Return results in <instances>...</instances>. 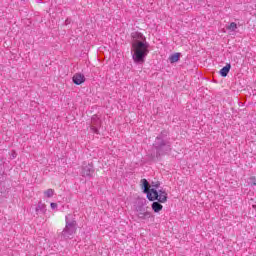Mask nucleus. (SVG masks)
<instances>
[{
	"instance_id": "1",
	"label": "nucleus",
	"mask_w": 256,
	"mask_h": 256,
	"mask_svg": "<svg viewBox=\"0 0 256 256\" xmlns=\"http://www.w3.org/2000/svg\"><path fill=\"white\" fill-rule=\"evenodd\" d=\"M131 39L132 59L137 65H143L145 57L149 55L150 45L147 42V38L143 36V33L136 31L131 33Z\"/></svg>"
},
{
	"instance_id": "2",
	"label": "nucleus",
	"mask_w": 256,
	"mask_h": 256,
	"mask_svg": "<svg viewBox=\"0 0 256 256\" xmlns=\"http://www.w3.org/2000/svg\"><path fill=\"white\" fill-rule=\"evenodd\" d=\"M155 152L150 154L151 161H161V157L169 155L173 150L171 138L169 137V131L162 130L154 140L152 145Z\"/></svg>"
},
{
	"instance_id": "3",
	"label": "nucleus",
	"mask_w": 256,
	"mask_h": 256,
	"mask_svg": "<svg viewBox=\"0 0 256 256\" xmlns=\"http://www.w3.org/2000/svg\"><path fill=\"white\" fill-rule=\"evenodd\" d=\"M141 189L145 193L148 201H155L152 203V210L154 213H159L163 211V205L161 203H167L168 195L167 191L160 189H151V185L147 179L141 180Z\"/></svg>"
},
{
	"instance_id": "4",
	"label": "nucleus",
	"mask_w": 256,
	"mask_h": 256,
	"mask_svg": "<svg viewBox=\"0 0 256 256\" xmlns=\"http://www.w3.org/2000/svg\"><path fill=\"white\" fill-rule=\"evenodd\" d=\"M66 226L63 229L61 235L64 239H73V235L77 233V220L73 217V214H68L65 217Z\"/></svg>"
},
{
	"instance_id": "5",
	"label": "nucleus",
	"mask_w": 256,
	"mask_h": 256,
	"mask_svg": "<svg viewBox=\"0 0 256 256\" xmlns=\"http://www.w3.org/2000/svg\"><path fill=\"white\" fill-rule=\"evenodd\" d=\"M82 177H93L95 173V167L93 163L84 162L82 165Z\"/></svg>"
},
{
	"instance_id": "6",
	"label": "nucleus",
	"mask_w": 256,
	"mask_h": 256,
	"mask_svg": "<svg viewBox=\"0 0 256 256\" xmlns=\"http://www.w3.org/2000/svg\"><path fill=\"white\" fill-rule=\"evenodd\" d=\"M72 81H73L74 85H82V83L84 81H86V78H85V75H83L81 73H76L72 77Z\"/></svg>"
},
{
	"instance_id": "7",
	"label": "nucleus",
	"mask_w": 256,
	"mask_h": 256,
	"mask_svg": "<svg viewBox=\"0 0 256 256\" xmlns=\"http://www.w3.org/2000/svg\"><path fill=\"white\" fill-rule=\"evenodd\" d=\"M231 71V63L226 64L220 71L219 74L221 77H227L229 75V72Z\"/></svg>"
},
{
	"instance_id": "8",
	"label": "nucleus",
	"mask_w": 256,
	"mask_h": 256,
	"mask_svg": "<svg viewBox=\"0 0 256 256\" xmlns=\"http://www.w3.org/2000/svg\"><path fill=\"white\" fill-rule=\"evenodd\" d=\"M46 211H47V206L43 204V202H38V205L36 207V213L45 214Z\"/></svg>"
},
{
	"instance_id": "9",
	"label": "nucleus",
	"mask_w": 256,
	"mask_h": 256,
	"mask_svg": "<svg viewBox=\"0 0 256 256\" xmlns=\"http://www.w3.org/2000/svg\"><path fill=\"white\" fill-rule=\"evenodd\" d=\"M92 126L94 127H101V119L97 117V115H93L91 118Z\"/></svg>"
},
{
	"instance_id": "10",
	"label": "nucleus",
	"mask_w": 256,
	"mask_h": 256,
	"mask_svg": "<svg viewBox=\"0 0 256 256\" xmlns=\"http://www.w3.org/2000/svg\"><path fill=\"white\" fill-rule=\"evenodd\" d=\"M138 219H141L142 221H145V219L151 218V212H142L137 214Z\"/></svg>"
},
{
	"instance_id": "11",
	"label": "nucleus",
	"mask_w": 256,
	"mask_h": 256,
	"mask_svg": "<svg viewBox=\"0 0 256 256\" xmlns=\"http://www.w3.org/2000/svg\"><path fill=\"white\" fill-rule=\"evenodd\" d=\"M179 59H181V53H175L169 57L170 63H177Z\"/></svg>"
},
{
	"instance_id": "12",
	"label": "nucleus",
	"mask_w": 256,
	"mask_h": 256,
	"mask_svg": "<svg viewBox=\"0 0 256 256\" xmlns=\"http://www.w3.org/2000/svg\"><path fill=\"white\" fill-rule=\"evenodd\" d=\"M150 185V189H155L157 191V189H159V187H161V182L156 181V182H151Z\"/></svg>"
},
{
	"instance_id": "13",
	"label": "nucleus",
	"mask_w": 256,
	"mask_h": 256,
	"mask_svg": "<svg viewBox=\"0 0 256 256\" xmlns=\"http://www.w3.org/2000/svg\"><path fill=\"white\" fill-rule=\"evenodd\" d=\"M44 195H45V197H48V199H49V198L53 197V195H55V190L50 188V189L44 191Z\"/></svg>"
},
{
	"instance_id": "14",
	"label": "nucleus",
	"mask_w": 256,
	"mask_h": 256,
	"mask_svg": "<svg viewBox=\"0 0 256 256\" xmlns=\"http://www.w3.org/2000/svg\"><path fill=\"white\" fill-rule=\"evenodd\" d=\"M136 211H137V213H146L147 212V210L145 209L143 204L137 205L136 206Z\"/></svg>"
},
{
	"instance_id": "15",
	"label": "nucleus",
	"mask_w": 256,
	"mask_h": 256,
	"mask_svg": "<svg viewBox=\"0 0 256 256\" xmlns=\"http://www.w3.org/2000/svg\"><path fill=\"white\" fill-rule=\"evenodd\" d=\"M229 31H235L237 29V23L231 22L229 26H227Z\"/></svg>"
},
{
	"instance_id": "16",
	"label": "nucleus",
	"mask_w": 256,
	"mask_h": 256,
	"mask_svg": "<svg viewBox=\"0 0 256 256\" xmlns=\"http://www.w3.org/2000/svg\"><path fill=\"white\" fill-rule=\"evenodd\" d=\"M248 183L252 187H255V185H256V177L255 176L250 177Z\"/></svg>"
},
{
	"instance_id": "17",
	"label": "nucleus",
	"mask_w": 256,
	"mask_h": 256,
	"mask_svg": "<svg viewBox=\"0 0 256 256\" xmlns=\"http://www.w3.org/2000/svg\"><path fill=\"white\" fill-rule=\"evenodd\" d=\"M90 129L93 133H95L96 135H99V126H90Z\"/></svg>"
},
{
	"instance_id": "18",
	"label": "nucleus",
	"mask_w": 256,
	"mask_h": 256,
	"mask_svg": "<svg viewBox=\"0 0 256 256\" xmlns=\"http://www.w3.org/2000/svg\"><path fill=\"white\" fill-rule=\"evenodd\" d=\"M17 157V152L15 150H12L10 159H15Z\"/></svg>"
},
{
	"instance_id": "19",
	"label": "nucleus",
	"mask_w": 256,
	"mask_h": 256,
	"mask_svg": "<svg viewBox=\"0 0 256 256\" xmlns=\"http://www.w3.org/2000/svg\"><path fill=\"white\" fill-rule=\"evenodd\" d=\"M50 207H51V209H57V203L52 202V203L50 204Z\"/></svg>"
},
{
	"instance_id": "20",
	"label": "nucleus",
	"mask_w": 256,
	"mask_h": 256,
	"mask_svg": "<svg viewBox=\"0 0 256 256\" xmlns=\"http://www.w3.org/2000/svg\"><path fill=\"white\" fill-rule=\"evenodd\" d=\"M69 24H71V20L70 19H66L65 20V25H69Z\"/></svg>"
},
{
	"instance_id": "21",
	"label": "nucleus",
	"mask_w": 256,
	"mask_h": 256,
	"mask_svg": "<svg viewBox=\"0 0 256 256\" xmlns=\"http://www.w3.org/2000/svg\"><path fill=\"white\" fill-rule=\"evenodd\" d=\"M1 165H3V164L1 163V159H0V167H1Z\"/></svg>"
},
{
	"instance_id": "22",
	"label": "nucleus",
	"mask_w": 256,
	"mask_h": 256,
	"mask_svg": "<svg viewBox=\"0 0 256 256\" xmlns=\"http://www.w3.org/2000/svg\"><path fill=\"white\" fill-rule=\"evenodd\" d=\"M254 208H256V205H253Z\"/></svg>"
}]
</instances>
